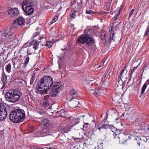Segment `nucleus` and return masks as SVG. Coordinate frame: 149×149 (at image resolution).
I'll return each mask as SVG.
<instances>
[{
  "instance_id": "f257e3e1",
  "label": "nucleus",
  "mask_w": 149,
  "mask_h": 149,
  "mask_svg": "<svg viewBox=\"0 0 149 149\" xmlns=\"http://www.w3.org/2000/svg\"><path fill=\"white\" fill-rule=\"evenodd\" d=\"M92 31V29H85L84 35L79 38L78 42L82 44H85V45L87 47L92 46L94 42V40L91 37L92 36L91 32Z\"/></svg>"
},
{
  "instance_id": "f03ea898",
  "label": "nucleus",
  "mask_w": 149,
  "mask_h": 149,
  "mask_svg": "<svg viewBox=\"0 0 149 149\" xmlns=\"http://www.w3.org/2000/svg\"><path fill=\"white\" fill-rule=\"evenodd\" d=\"M39 82L45 87L47 91H48L52 85L54 84L52 77L47 76L43 77Z\"/></svg>"
},
{
  "instance_id": "7ed1b4c3",
  "label": "nucleus",
  "mask_w": 149,
  "mask_h": 149,
  "mask_svg": "<svg viewBox=\"0 0 149 149\" xmlns=\"http://www.w3.org/2000/svg\"><path fill=\"white\" fill-rule=\"evenodd\" d=\"M19 92L18 90H14L11 92L6 93L5 97L11 102H14L19 100Z\"/></svg>"
},
{
  "instance_id": "20e7f679",
  "label": "nucleus",
  "mask_w": 149,
  "mask_h": 149,
  "mask_svg": "<svg viewBox=\"0 0 149 149\" xmlns=\"http://www.w3.org/2000/svg\"><path fill=\"white\" fill-rule=\"evenodd\" d=\"M61 84V83L59 82L54 83L53 86L51 89V92L49 93L51 96L55 97L58 96V93L60 91L62 90L63 88Z\"/></svg>"
},
{
  "instance_id": "39448f33",
  "label": "nucleus",
  "mask_w": 149,
  "mask_h": 149,
  "mask_svg": "<svg viewBox=\"0 0 149 149\" xmlns=\"http://www.w3.org/2000/svg\"><path fill=\"white\" fill-rule=\"evenodd\" d=\"M10 120L13 122L19 123V109L12 111L9 115Z\"/></svg>"
},
{
  "instance_id": "423d86ee",
  "label": "nucleus",
  "mask_w": 149,
  "mask_h": 149,
  "mask_svg": "<svg viewBox=\"0 0 149 149\" xmlns=\"http://www.w3.org/2000/svg\"><path fill=\"white\" fill-rule=\"evenodd\" d=\"M7 113L6 108L4 104L3 103H0V121L4 120L6 117Z\"/></svg>"
},
{
  "instance_id": "0eeeda50",
  "label": "nucleus",
  "mask_w": 149,
  "mask_h": 149,
  "mask_svg": "<svg viewBox=\"0 0 149 149\" xmlns=\"http://www.w3.org/2000/svg\"><path fill=\"white\" fill-rule=\"evenodd\" d=\"M36 91L38 94L44 95L47 94L48 91H47L45 87L39 81L38 85L36 87Z\"/></svg>"
},
{
  "instance_id": "6e6552de",
  "label": "nucleus",
  "mask_w": 149,
  "mask_h": 149,
  "mask_svg": "<svg viewBox=\"0 0 149 149\" xmlns=\"http://www.w3.org/2000/svg\"><path fill=\"white\" fill-rule=\"evenodd\" d=\"M7 12L10 16L12 17H15L19 13V10L17 8H8Z\"/></svg>"
},
{
  "instance_id": "1a4fd4ad",
  "label": "nucleus",
  "mask_w": 149,
  "mask_h": 149,
  "mask_svg": "<svg viewBox=\"0 0 149 149\" xmlns=\"http://www.w3.org/2000/svg\"><path fill=\"white\" fill-rule=\"evenodd\" d=\"M19 123L22 122L25 117V113L24 111L22 109H19Z\"/></svg>"
},
{
  "instance_id": "9d476101",
  "label": "nucleus",
  "mask_w": 149,
  "mask_h": 149,
  "mask_svg": "<svg viewBox=\"0 0 149 149\" xmlns=\"http://www.w3.org/2000/svg\"><path fill=\"white\" fill-rule=\"evenodd\" d=\"M7 77L8 76L4 72L2 73L1 81L3 84V85L1 88V89H3L4 88L5 85L7 83Z\"/></svg>"
},
{
  "instance_id": "9b49d317",
  "label": "nucleus",
  "mask_w": 149,
  "mask_h": 149,
  "mask_svg": "<svg viewBox=\"0 0 149 149\" xmlns=\"http://www.w3.org/2000/svg\"><path fill=\"white\" fill-rule=\"evenodd\" d=\"M32 6V4L30 1H25L22 3V7L23 9Z\"/></svg>"
},
{
  "instance_id": "f8f14e48",
  "label": "nucleus",
  "mask_w": 149,
  "mask_h": 149,
  "mask_svg": "<svg viewBox=\"0 0 149 149\" xmlns=\"http://www.w3.org/2000/svg\"><path fill=\"white\" fill-rule=\"evenodd\" d=\"M40 42H41V41H39L38 42L36 40H33L32 42H30L29 43V44L30 45H33V48H34L35 50H36L38 49V47L39 45V43Z\"/></svg>"
},
{
  "instance_id": "ddd939ff",
  "label": "nucleus",
  "mask_w": 149,
  "mask_h": 149,
  "mask_svg": "<svg viewBox=\"0 0 149 149\" xmlns=\"http://www.w3.org/2000/svg\"><path fill=\"white\" fill-rule=\"evenodd\" d=\"M70 95L72 97L69 101H71L74 99H75L77 96V94L76 91L74 89H73L70 92Z\"/></svg>"
},
{
  "instance_id": "4468645a",
  "label": "nucleus",
  "mask_w": 149,
  "mask_h": 149,
  "mask_svg": "<svg viewBox=\"0 0 149 149\" xmlns=\"http://www.w3.org/2000/svg\"><path fill=\"white\" fill-rule=\"evenodd\" d=\"M19 26V18H17L16 20L14 21L10 27L11 28L17 29Z\"/></svg>"
},
{
  "instance_id": "2eb2a0df",
  "label": "nucleus",
  "mask_w": 149,
  "mask_h": 149,
  "mask_svg": "<svg viewBox=\"0 0 149 149\" xmlns=\"http://www.w3.org/2000/svg\"><path fill=\"white\" fill-rule=\"evenodd\" d=\"M14 68L15 69H17L19 67V58L18 57L14 58L13 60Z\"/></svg>"
},
{
  "instance_id": "dca6fc26",
  "label": "nucleus",
  "mask_w": 149,
  "mask_h": 149,
  "mask_svg": "<svg viewBox=\"0 0 149 149\" xmlns=\"http://www.w3.org/2000/svg\"><path fill=\"white\" fill-rule=\"evenodd\" d=\"M32 6H31L26 8L24 9L23 10L27 15H29L32 14L34 11V9L32 8Z\"/></svg>"
},
{
  "instance_id": "f3484780",
  "label": "nucleus",
  "mask_w": 149,
  "mask_h": 149,
  "mask_svg": "<svg viewBox=\"0 0 149 149\" xmlns=\"http://www.w3.org/2000/svg\"><path fill=\"white\" fill-rule=\"evenodd\" d=\"M72 127V125L71 124H70L69 125H67L65 127L63 128L62 132L63 133H67L70 131L71 128Z\"/></svg>"
},
{
  "instance_id": "a211bd4d",
  "label": "nucleus",
  "mask_w": 149,
  "mask_h": 149,
  "mask_svg": "<svg viewBox=\"0 0 149 149\" xmlns=\"http://www.w3.org/2000/svg\"><path fill=\"white\" fill-rule=\"evenodd\" d=\"M78 14V10L74 9L72 10L70 14V15L71 17L74 18L75 17V16H77Z\"/></svg>"
},
{
  "instance_id": "6ab92c4d",
  "label": "nucleus",
  "mask_w": 149,
  "mask_h": 149,
  "mask_svg": "<svg viewBox=\"0 0 149 149\" xmlns=\"http://www.w3.org/2000/svg\"><path fill=\"white\" fill-rule=\"evenodd\" d=\"M111 3H110L109 0H108L104 4V9L106 11H109L110 9Z\"/></svg>"
},
{
  "instance_id": "aec40b11",
  "label": "nucleus",
  "mask_w": 149,
  "mask_h": 149,
  "mask_svg": "<svg viewBox=\"0 0 149 149\" xmlns=\"http://www.w3.org/2000/svg\"><path fill=\"white\" fill-rule=\"evenodd\" d=\"M11 34V33L10 30L6 29L2 33V34L4 38H8L10 36Z\"/></svg>"
},
{
  "instance_id": "412c9836",
  "label": "nucleus",
  "mask_w": 149,
  "mask_h": 149,
  "mask_svg": "<svg viewBox=\"0 0 149 149\" xmlns=\"http://www.w3.org/2000/svg\"><path fill=\"white\" fill-rule=\"evenodd\" d=\"M26 82L25 81L21 79H19V86H21L22 88H25L26 86Z\"/></svg>"
},
{
  "instance_id": "4be33fe9",
  "label": "nucleus",
  "mask_w": 149,
  "mask_h": 149,
  "mask_svg": "<svg viewBox=\"0 0 149 149\" xmlns=\"http://www.w3.org/2000/svg\"><path fill=\"white\" fill-rule=\"evenodd\" d=\"M126 67L123 68L121 71L120 74L118 78V82L119 83L120 82L121 83L122 82V80L121 79V78L123 77L122 76L123 74L124 71L125 70V68H126Z\"/></svg>"
},
{
  "instance_id": "5701e85b",
  "label": "nucleus",
  "mask_w": 149,
  "mask_h": 149,
  "mask_svg": "<svg viewBox=\"0 0 149 149\" xmlns=\"http://www.w3.org/2000/svg\"><path fill=\"white\" fill-rule=\"evenodd\" d=\"M72 103L73 107L75 108L77 106L79 107V106H78V105H80L79 101L77 99H74V100L72 101Z\"/></svg>"
},
{
  "instance_id": "b1692460",
  "label": "nucleus",
  "mask_w": 149,
  "mask_h": 149,
  "mask_svg": "<svg viewBox=\"0 0 149 149\" xmlns=\"http://www.w3.org/2000/svg\"><path fill=\"white\" fill-rule=\"evenodd\" d=\"M42 123L45 125L47 127H49L50 125V121L47 118L45 119L42 122Z\"/></svg>"
},
{
  "instance_id": "393cba45",
  "label": "nucleus",
  "mask_w": 149,
  "mask_h": 149,
  "mask_svg": "<svg viewBox=\"0 0 149 149\" xmlns=\"http://www.w3.org/2000/svg\"><path fill=\"white\" fill-rule=\"evenodd\" d=\"M29 57H27L26 59H25L24 63L22 64H21L20 66H22V67L24 66V68H25L29 62Z\"/></svg>"
},
{
  "instance_id": "a878e982",
  "label": "nucleus",
  "mask_w": 149,
  "mask_h": 149,
  "mask_svg": "<svg viewBox=\"0 0 149 149\" xmlns=\"http://www.w3.org/2000/svg\"><path fill=\"white\" fill-rule=\"evenodd\" d=\"M25 19L22 17H19V26H22L24 25Z\"/></svg>"
},
{
  "instance_id": "bb28decb",
  "label": "nucleus",
  "mask_w": 149,
  "mask_h": 149,
  "mask_svg": "<svg viewBox=\"0 0 149 149\" xmlns=\"http://www.w3.org/2000/svg\"><path fill=\"white\" fill-rule=\"evenodd\" d=\"M121 133V130L118 129H116L115 132H114V133L113 134V136L114 137V138H115L116 137L119 135Z\"/></svg>"
},
{
  "instance_id": "cd10ccee",
  "label": "nucleus",
  "mask_w": 149,
  "mask_h": 149,
  "mask_svg": "<svg viewBox=\"0 0 149 149\" xmlns=\"http://www.w3.org/2000/svg\"><path fill=\"white\" fill-rule=\"evenodd\" d=\"M53 44V43L51 42V41H47L45 44H42V45L46 46L49 48H50L52 46Z\"/></svg>"
},
{
  "instance_id": "c85d7f7f",
  "label": "nucleus",
  "mask_w": 149,
  "mask_h": 149,
  "mask_svg": "<svg viewBox=\"0 0 149 149\" xmlns=\"http://www.w3.org/2000/svg\"><path fill=\"white\" fill-rule=\"evenodd\" d=\"M11 65L10 64L7 65L6 67V70L7 72L9 73L11 71Z\"/></svg>"
},
{
  "instance_id": "c756f323",
  "label": "nucleus",
  "mask_w": 149,
  "mask_h": 149,
  "mask_svg": "<svg viewBox=\"0 0 149 149\" xmlns=\"http://www.w3.org/2000/svg\"><path fill=\"white\" fill-rule=\"evenodd\" d=\"M100 94V95L102 94H104L107 92L106 90L105 89H102L101 88H98Z\"/></svg>"
},
{
  "instance_id": "7c9ffc66",
  "label": "nucleus",
  "mask_w": 149,
  "mask_h": 149,
  "mask_svg": "<svg viewBox=\"0 0 149 149\" xmlns=\"http://www.w3.org/2000/svg\"><path fill=\"white\" fill-rule=\"evenodd\" d=\"M58 17L57 16H55L52 19L51 21L50 22V24H52L56 22V21H57L58 19Z\"/></svg>"
},
{
  "instance_id": "2f4dec72",
  "label": "nucleus",
  "mask_w": 149,
  "mask_h": 149,
  "mask_svg": "<svg viewBox=\"0 0 149 149\" xmlns=\"http://www.w3.org/2000/svg\"><path fill=\"white\" fill-rule=\"evenodd\" d=\"M149 34V25L148 26L146 29L143 37H147Z\"/></svg>"
},
{
  "instance_id": "473e14b6",
  "label": "nucleus",
  "mask_w": 149,
  "mask_h": 149,
  "mask_svg": "<svg viewBox=\"0 0 149 149\" xmlns=\"http://www.w3.org/2000/svg\"><path fill=\"white\" fill-rule=\"evenodd\" d=\"M114 34L113 32L111 33H110V41L109 42V43H111L112 41H114V39H113V37L114 36Z\"/></svg>"
},
{
  "instance_id": "72a5a7b5",
  "label": "nucleus",
  "mask_w": 149,
  "mask_h": 149,
  "mask_svg": "<svg viewBox=\"0 0 149 149\" xmlns=\"http://www.w3.org/2000/svg\"><path fill=\"white\" fill-rule=\"evenodd\" d=\"M109 127H111V125H103L100 126V128H104L106 129L109 128Z\"/></svg>"
},
{
  "instance_id": "f704fd0d",
  "label": "nucleus",
  "mask_w": 149,
  "mask_h": 149,
  "mask_svg": "<svg viewBox=\"0 0 149 149\" xmlns=\"http://www.w3.org/2000/svg\"><path fill=\"white\" fill-rule=\"evenodd\" d=\"M49 105V102L48 100H45L42 103V105L43 107H47Z\"/></svg>"
},
{
  "instance_id": "c9c22d12",
  "label": "nucleus",
  "mask_w": 149,
  "mask_h": 149,
  "mask_svg": "<svg viewBox=\"0 0 149 149\" xmlns=\"http://www.w3.org/2000/svg\"><path fill=\"white\" fill-rule=\"evenodd\" d=\"M147 86V85L144 84L142 88H141V94H143L145 92V89H146V87Z\"/></svg>"
},
{
  "instance_id": "e433bc0d",
  "label": "nucleus",
  "mask_w": 149,
  "mask_h": 149,
  "mask_svg": "<svg viewBox=\"0 0 149 149\" xmlns=\"http://www.w3.org/2000/svg\"><path fill=\"white\" fill-rule=\"evenodd\" d=\"M101 3V0H95L94 2V4L97 6H100Z\"/></svg>"
},
{
  "instance_id": "4c0bfd02",
  "label": "nucleus",
  "mask_w": 149,
  "mask_h": 149,
  "mask_svg": "<svg viewBox=\"0 0 149 149\" xmlns=\"http://www.w3.org/2000/svg\"><path fill=\"white\" fill-rule=\"evenodd\" d=\"M99 92V91L98 90V88H97L95 90V92L93 94V95L96 97H97L99 96L100 95V94Z\"/></svg>"
},
{
  "instance_id": "58836bf2",
  "label": "nucleus",
  "mask_w": 149,
  "mask_h": 149,
  "mask_svg": "<svg viewBox=\"0 0 149 149\" xmlns=\"http://www.w3.org/2000/svg\"><path fill=\"white\" fill-rule=\"evenodd\" d=\"M13 5V2L11 1L10 2H7L6 3V7L8 8H12L11 7V6Z\"/></svg>"
},
{
  "instance_id": "ea45409f",
  "label": "nucleus",
  "mask_w": 149,
  "mask_h": 149,
  "mask_svg": "<svg viewBox=\"0 0 149 149\" xmlns=\"http://www.w3.org/2000/svg\"><path fill=\"white\" fill-rule=\"evenodd\" d=\"M116 84H117L116 87H118L119 86H122L121 84H123V86L122 87V88H123V87L124 86V84L123 83V82L122 81V83H121L120 82V83H118V80L117 81V82Z\"/></svg>"
},
{
  "instance_id": "a19ab883",
  "label": "nucleus",
  "mask_w": 149,
  "mask_h": 149,
  "mask_svg": "<svg viewBox=\"0 0 149 149\" xmlns=\"http://www.w3.org/2000/svg\"><path fill=\"white\" fill-rule=\"evenodd\" d=\"M86 14L92 15V14H94V12L93 11L89 10H86Z\"/></svg>"
},
{
  "instance_id": "79ce46f5",
  "label": "nucleus",
  "mask_w": 149,
  "mask_h": 149,
  "mask_svg": "<svg viewBox=\"0 0 149 149\" xmlns=\"http://www.w3.org/2000/svg\"><path fill=\"white\" fill-rule=\"evenodd\" d=\"M120 23H118L115 26V31H118L119 29V28L120 27Z\"/></svg>"
},
{
  "instance_id": "37998d69",
  "label": "nucleus",
  "mask_w": 149,
  "mask_h": 149,
  "mask_svg": "<svg viewBox=\"0 0 149 149\" xmlns=\"http://www.w3.org/2000/svg\"><path fill=\"white\" fill-rule=\"evenodd\" d=\"M35 77H36L35 74L34 73H33L32 74V77L31 79V81H34L35 80Z\"/></svg>"
},
{
  "instance_id": "c03bdc74",
  "label": "nucleus",
  "mask_w": 149,
  "mask_h": 149,
  "mask_svg": "<svg viewBox=\"0 0 149 149\" xmlns=\"http://www.w3.org/2000/svg\"><path fill=\"white\" fill-rule=\"evenodd\" d=\"M106 36H107V35L106 34H104L103 36L102 35L101 36V40H106L105 41L106 42Z\"/></svg>"
},
{
  "instance_id": "a18cd8bd",
  "label": "nucleus",
  "mask_w": 149,
  "mask_h": 149,
  "mask_svg": "<svg viewBox=\"0 0 149 149\" xmlns=\"http://www.w3.org/2000/svg\"><path fill=\"white\" fill-rule=\"evenodd\" d=\"M109 128L111 129V131H112V132H115L116 129V128L111 125V127H109Z\"/></svg>"
},
{
  "instance_id": "49530a36",
  "label": "nucleus",
  "mask_w": 149,
  "mask_h": 149,
  "mask_svg": "<svg viewBox=\"0 0 149 149\" xmlns=\"http://www.w3.org/2000/svg\"><path fill=\"white\" fill-rule=\"evenodd\" d=\"M87 0H81L80 4L82 6H83L85 4Z\"/></svg>"
},
{
  "instance_id": "de8ad7c7",
  "label": "nucleus",
  "mask_w": 149,
  "mask_h": 149,
  "mask_svg": "<svg viewBox=\"0 0 149 149\" xmlns=\"http://www.w3.org/2000/svg\"><path fill=\"white\" fill-rule=\"evenodd\" d=\"M106 80V77L104 76L101 79V83H102V85L104 82Z\"/></svg>"
},
{
  "instance_id": "09e8293b",
  "label": "nucleus",
  "mask_w": 149,
  "mask_h": 149,
  "mask_svg": "<svg viewBox=\"0 0 149 149\" xmlns=\"http://www.w3.org/2000/svg\"><path fill=\"white\" fill-rule=\"evenodd\" d=\"M47 130L46 128H43L41 131L42 133L43 134H46L47 133Z\"/></svg>"
},
{
  "instance_id": "8fccbe9b",
  "label": "nucleus",
  "mask_w": 149,
  "mask_h": 149,
  "mask_svg": "<svg viewBox=\"0 0 149 149\" xmlns=\"http://www.w3.org/2000/svg\"><path fill=\"white\" fill-rule=\"evenodd\" d=\"M135 10L134 9H132V10L130 12L129 17L130 18L131 16L132 15L133 13H134Z\"/></svg>"
},
{
  "instance_id": "3c124183",
  "label": "nucleus",
  "mask_w": 149,
  "mask_h": 149,
  "mask_svg": "<svg viewBox=\"0 0 149 149\" xmlns=\"http://www.w3.org/2000/svg\"><path fill=\"white\" fill-rule=\"evenodd\" d=\"M113 23L112 24H110V26L109 27V32H111V31L112 30V28L113 27Z\"/></svg>"
},
{
  "instance_id": "603ef678",
  "label": "nucleus",
  "mask_w": 149,
  "mask_h": 149,
  "mask_svg": "<svg viewBox=\"0 0 149 149\" xmlns=\"http://www.w3.org/2000/svg\"><path fill=\"white\" fill-rule=\"evenodd\" d=\"M18 72H15V73H14L13 74V76H17V77L15 79V80H16L17 79H17L18 77Z\"/></svg>"
},
{
  "instance_id": "864d4df0",
  "label": "nucleus",
  "mask_w": 149,
  "mask_h": 149,
  "mask_svg": "<svg viewBox=\"0 0 149 149\" xmlns=\"http://www.w3.org/2000/svg\"><path fill=\"white\" fill-rule=\"evenodd\" d=\"M49 98V95H47L44 96V99L45 100H47Z\"/></svg>"
},
{
  "instance_id": "5fc2aeb1",
  "label": "nucleus",
  "mask_w": 149,
  "mask_h": 149,
  "mask_svg": "<svg viewBox=\"0 0 149 149\" xmlns=\"http://www.w3.org/2000/svg\"><path fill=\"white\" fill-rule=\"evenodd\" d=\"M95 91V90H94L93 89H91L89 91V92L91 94H93V95L94 94Z\"/></svg>"
},
{
  "instance_id": "6e6d98bb",
  "label": "nucleus",
  "mask_w": 149,
  "mask_h": 149,
  "mask_svg": "<svg viewBox=\"0 0 149 149\" xmlns=\"http://www.w3.org/2000/svg\"><path fill=\"white\" fill-rule=\"evenodd\" d=\"M38 113L40 115H42L44 113V112L42 110H41L39 111Z\"/></svg>"
},
{
  "instance_id": "4d7b16f0",
  "label": "nucleus",
  "mask_w": 149,
  "mask_h": 149,
  "mask_svg": "<svg viewBox=\"0 0 149 149\" xmlns=\"http://www.w3.org/2000/svg\"><path fill=\"white\" fill-rule=\"evenodd\" d=\"M39 32H35L34 34H33V37H35L38 35Z\"/></svg>"
},
{
  "instance_id": "13d9d810",
  "label": "nucleus",
  "mask_w": 149,
  "mask_h": 149,
  "mask_svg": "<svg viewBox=\"0 0 149 149\" xmlns=\"http://www.w3.org/2000/svg\"><path fill=\"white\" fill-rule=\"evenodd\" d=\"M138 67V66L134 67L132 70L131 71L133 72L135 71V70H136Z\"/></svg>"
},
{
  "instance_id": "bf43d9fd",
  "label": "nucleus",
  "mask_w": 149,
  "mask_h": 149,
  "mask_svg": "<svg viewBox=\"0 0 149 149\" xmlns=\"http://www.w3.org/2000/svg\"><path fill=\"white\" fill-rule=\"evenodd\" d=\"M32 149H40L36 146H32L31 147Z\"/></svg>"
},
{
  "instance_id": "052dcab7",
  "label": "nucleus",
  "mask_w": 149,
  "mask_h": 149,
  "mask_svg": "<svg viewBox=\"0 0 149 149\" xmlns=\"http://www.w3.org/2000/svg\"><path fill=\"white\" fill-rule=\"evenodd\" d=\"M149 84V79L146 81L145 83L144 84L147 85V86Z\"/></svg>"
},
{
  "instance_id": "680f3d73",
  "label": "nucleus",
  "mask_w": 149,
  "mask_h": 149,
  "mask_svg": "<svg viewBox=\"0 0 149 149\" xmlns=\"http://www.w3.org/2000/svg\"><path fill=\"white\" fill-rule=\"evenodd\" d=\"M133 72H132V71H131L130 73V78L129 80H130L132 78V75Z\"/></svg>"
},
{
  "instance_id": "e2e57ef3",
  "label": "nucleus",
  "mask_w": 149,
  "mask_h": 149,
  "mask_svg": "<svg viewBox=\"0 0 149 149\" xmlns=\"http://www.w3.org/2000/svg\"><path fill=\"white\" fill-rule=\"evenodd\" d=\"M86 117H88L87 118L89 119V120H90V118H91L93 117V115H91V116H87Z\"/></svg>"
},
{
  "instance_id": "0e129e2a",
  "label": "nucleus",
  "mask_w": 149,
  "mask_h": 149,
  "mask_svg": "<svg viewBox=\"0 0 149 149\" xmlns=\"http://www.w3.org/2000/svg\"><path fill=\"white\" fill-rule=\"evenodd\" d=\"M141 82L139 83V84L138 85V86L136 87L137 90H139L140 88V84Z\"/></svg>"
},
{
  "instance_id": "69168bd1",
  "label": "nucleus",
  "mask_w": 149,
  "mask_h": 149,
  "mask_svg": "<svg viewBox=\"0 0 149 149\" xmlns=\"http://www.w3.org/2000/svg\"><path fill=\"white\" fill-rule=\"evenodd\" d=\"M23 93L22 92H21L20 91H19V98L22 95Z\"/></svg>"
},
{
  "instance_id": "338daca9",
  "label": "nucleus",
  "mask_w": 149,
  "mask_h": 149,
  "mask_svg": "<svg viewBox=\"0 0 149 149\" xmlns=\"http://www.w3.org/2000/svg\"><path fill=\"white\" fill-rule=\"evenodd\" d=\"M77 6H78V8H80L82 6L81 5V6L80 5L79 3H78L77 4Z\"/></svg>"
},
{
  "instance_id": "774afa93",
  "label": "nucleus",
  "mask_w": 149,
  "mask_h": 149,
  "mask_svg": "<svg viewBox=\"0 0 149 149\" xmlns=\"http://www.w3.org/2000/svg\"><path fill=\"white\" fill-rule=\"evenodd\" d=\"M58 112L59 113H61H61H64V110L63 109H61L60 111H59Z\"/></svg>"
}]
</instances>
